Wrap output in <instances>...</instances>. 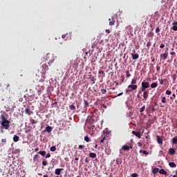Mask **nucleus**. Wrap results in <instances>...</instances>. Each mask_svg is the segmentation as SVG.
Returning <instances> with one entry per match:
<instances>
[{
	"mask_svg": "<svg viewBox=\"0 0 177 177\" xmlns=\"http://www.w3.org/2000/svg\"><path fill=\"white\" fill-rule=\"evenodd\" d=\"M167 102V98L165 97H162V103H166Z\"/></svg>",
	"mask_w": 177,
	"mask_h": 177,
	"instance_id": "58836bf2",
	"label": "nucleus"
},
{
	"mask_svg": "<svg viewBox=\"0 0 177 177\" xmlns=\"http://www.w3.org/2000/svg\"><path fill=\"white\" fill-rule=\"evenodd\" d=\"M138 146H139L140 147H142L143 145L142 144V142H138Z\"/></svg>",
	"mask_w": 177,
	"mask_h": 177,
	"instance_id": "680f3d73",
	"label": "nucleus"
},
{
	"mask_svg": "<svg viewBox=\"0 0 177 177\" xmlns=\"http://www.w3.org/2000/svg\"><path fill=\"white\" fill-rule=\"evenodd\" d=\"M12 139H13L14 142H17L19 140V139H20V137H19L18 136L15 135Z\"/></svg>",
	"mask_w": 177,
	"mask_h": 177,
	"instance_id": "412c9836",
	"label": "nucleus"
},
{
	"mask_svg": "<svg viewBox=\"0 0 177 177\" xmlns=\"http://www.w3.org/2000/svg\"><path fill=\"white\" fill-rule=\"evenodd\" d=\"M172 25H173V26H177V21L173 22Z\"/></svg>",
	"mask_w": 177,
	"mask_h": 177,
	"instance_id": "69168bd1",
	"label": "nucleus"
},
{
	"mask_svg": "<svg viewBox=\"0 0 177 177\" xmlns=\"http://www.w3.org/2000/svg\"><path fill=\"white\" fill-rule=\"evenodd\" d=\"M105 32H106V34H110L111 32V31L109 29H106Z\"/></svg>",
	"mask_w": 177,
	"mask_h": 177,
	"instance_id": "5fc2aeb1",
	"label": "nucleus"
},
{
	"mask_svg": "<svg viewBox=\"0 0 177 177\" xmlns=\"http://www.w3.org/2000/svg\"><path fill=\"white\" fill-rule=\"evenodd\" d=\"M89 80L93 84H95V76L90 75Z\"/></svg>",
	"mask_w": 177,
	"mask_h": 177,
	"instance_id": "c85d7f7f",
	"label": "nucleus"
},
{
	"mask_svg": "<svg viewBox=\"0 0 177 177\" xmlns=\"http://www.w3.org/2000/svg\"><path fill=\"white\" fill-rule=\"evenodd\" d=\"M170 55H171V56H175V55H176V53L175 52H171V53H170Z\"/></svg>",
	"mask_w": 177,
	"mask_h": 177,
	"instance_id": "e2e57ef3",
	"label": "nucleus"
},
{
	"mask_svg": "<svg viewBox=\"0 0 177 177\" xmlns=\"http://www.w3.org/2000/svg\"><path fill=\"white\" fill-rule=\"evenodd\" d=\"M84 147L85 146L84 145H79V149H80V150H82Z\"/></svg>",
	"mask_w": 177,
	"mask_h": 177,
	"instance_id": "6e6d98bb",
	"label": "nucleus"
},
{
	"mask_svg": "<svg viewBox=\"0 0 177 177\" xmlns=\"http://www.w3.org/2000/svg\"><path fill=\"white\" fill-rule=\"evenodd\" d=\"M62 171H63V169H56L55 171V175H60Z\"/></svg>",
	"mask_w": 177,
	"mask_h": 177,
	"instance_id": "dca6fc26",
	"label": "nucleus"
},
{
	"mask_svg": "<svg viewBox=\"0 0 177 177\" xmlns=\"http://www.w3.org/2000/svg\"><path fill=\"white\" fill-rule=\"evenodd\" d=\"M31 124H37V120H34V119H30V120Z\"/></svg>",
	"mask_w": 177,
	"mask_h": 177,
	"instance_id": "a18cd8bd",
	"label": "nucleus"
},
{
	"mask_svg": "<svg viewBox=\"0 0 177 177\" xmlns=\"http://www.w3.org/2000/svg\"><path fill=\"white\" fill-rule=\"evenodd\" d=\"M150 46H151V41H148L147 44V48H150Z\"/></svg>",
	"mask_w": 177,
	"mask_h": 177,
	"instance_id": "49530a36",
	"label": "nucleus"
},
{
	"mask_svg": "<svg viewBox=\"0 0 177 177\" xmlns=\"http://www.w3.org/2000/svg\"><path fill=\"white\" fill-rule=\"evenodd\" d=\"M160 48L161 49H164V48H165V44H162L160 46Z\"/></svg>",
	"mask_w": 177,
	"mask_h": 177,
	"instance_id": "603ef678",
	"label": "nucleus"
},
{
	"mask_svg": "<svg viewBox=\"0 0 177 177\" xmlns=\"http://www.w3.org/2000/svg\"><path fill=\"white\" fill-rule=\"evenodd\" d=\"M160 69H161V68L159 66H156V70L158 72L160 71Z\"/></svg>",
	"mask_w": 177,
	"mask_h": 177,
	"instance_id": "bf43d9fd",
	"label": "nucleus"
},
{
	"mask_svg": "<svg viewBox=\"0 0 177 177\" xmlns=\"http://www.w3.org/2000/svg\"><path fill=\"white\" fill-rule=\"evenodd\" d=\"M68 35H70L68 33H66V35H62V38L64 39V38H66V37H68Z\"/></svg>",
	"mask_w": 177,
	"mask_h": 177,
	"instance_id": "09e8293b",
	"label": "nucleus"
},
{
	"mask_svg": "<svg viewBox=\"0 0 177 177\" xmlns=\"http://www.w3.org/2000/svg\"><path fill=\"white\" fill-rule=\"evenodd\" d=\"M122 95H124V93H120L118 94L116 96H115L114 97H118V96H122Z\"/></svg>",
	"mask_w": 177,
	"mask_h": 177,
	"instance_id": "864d4df0",
	"label": "nucleus"
},
{
	"mask_svg": "<svg viewBox=\"0 0 177 177\" xmlns=\"http://www.w3.org/2000/svg\"><path fill=\"white\" fill-rule=\"evenodd\" d=\"M36 89L37 90L39 93H41V92H42V91H44V87H43V86H40L39 85H37L36 86Z\"/></svg>",
	"mask_w": 177,
	"mask_h": 177,
	"instance_id": "0eeeda50",
	"label": "nucleus"
},
{
	"mask_svg": "<svg viewBox=\"0 0 177 177\" xmlns=\"http://www.w3.org/2000/svg\"><path fill=\"white\" fill-rule=\"evenodd\" d=\"M9 124H10V121L9 120L1 122V126L3 127L4 129H9V127H10Z\"/></svg>",
	"mask_w": 177,
	"mask_h": 177,
	"instance_id": "f03ea898",
	"label": "nucleus"
},
{
	"mask_svg": "<svg viewBox=\"0 0 177 177\" xmlns=\"http://www.w3.org/2000/svg\"><path fill=\"white\" fill-rule=\"evenodd\" d=\"M37 158H39V155L36 154L33 156V161H35L36 160H37Z\"/></svg>",
	"mask_w": 177,
	"mask_h": 177,
	"instance_id": "72a5a7b5",
	"label": "nucleus"
},
{
	"mask_svg": "<svg viewBox=\"0 0 177 177\" xmlns=\"http://www.w3.org/2000/svg\"><path fill=\"white\" fill-rule=\"evenodd\" d=\"M142 96H143L145 100H147V97H149V90L143 92Z\"/></svg>",
	"mask_w": 177,
	"mask_h": 177,
	"instance_id": "423d86ee",
	"label": "nucleus"
},
{
	"mask_svg": "<svg viewBox=\"0 0 177 177\" xmlns=\"http://www.w3.org/2000/svg\"><path fill=\"white\" fill-rule=\"evenodd\" d=\"M50 57H52V55L50 54L47 55V60L50 62L51 63H53V59H50Z\"/></svg>",
	"mask_w": 177,
	"mask_h": 177,
	"instance_id": "6ab92c4d",
	"label": "nucleus"
},
{
	"mask_svg": "<svg viewBox=\"0 0 177 177\" xmlns=\"http://www.w3.org/2000/svg\"><path fill=\"white\" fill-rule=\"evenodd\" d=\"M89 157H91V158H96V153L91 152L89 153Z\"/></svg>",
	"mask_w": 177,
	"mask_h": 177,
	"instance_id": "393cba45",
	"label": "nucleus"
},
{
	"mask_svg": "<svg viewBox=\"0 0 177 177\" xmlns=\"http://www.w3.org/2000/svg\"><path fill=\"white\" fill-rule=\"evenodd\" d=\"M50 151H56V146H53L50 149Z\"/></svg>",
	"mask_w": 177,
	"mask_h": 177,
	"instance_id": "f704fd0d",
	"label": "nucleus"
},
{
	"mask_svg": "<svg viewBox=\"0 0 177 177\" xmlns=\"http://www.w3.org/2000/svg\"><path fill=\"white\" fill-rule=\"evenodd\" d=\"M105 153L106 154H107V156H110V154H111V151L110 150V149H106Z\"/></svg>",
	"mask_w": 177,
	"mask_h": 177,
	"instance_id": "cd10ccee",
	"label": "nucleus"
},
{
	"mask_svg": "<svg viewBox=\"0 0 177 177\" xmlns=\"http://www.w3.org/2000/svg\"><path fill=\"white\" fill-rule=\"evenodd\" d=\"M104 140H106V136H102V139L100 140V143H104Z\"/></svg>",
	"mask_w": 177,
	"mask_h": 177,
	"instance_id": "e433bc0d",
	"label": "nucleus"
},
{
	"mask_svg": "<svg viewBox=\"0 0 177 177\" xmlns=\"http://www.w3.org/2000/svg\"><path fill=\"white\" fill-rule=\"evenodd\" d=\"M46 132H48V133H50L52 132V127L50 126H47L46 127V129L44 130Z\"/></svg>",
	"mask_w": 177,
	"mask_h": 177,
	"instance_id": "2eb2a0df",
	"label": "nucleus"
},
{
	"mask_svg": "<svg viewBox=\"0 0 177 177\" xmlns=\"http://www.w3.org/2000/svg\"><path fill=\"white\" fill-rule=\"evenodd\" d=\"M141 85L145 88L147 89V88H150V83L147 82H142L141 83Z\"/></svg>",
	"mask_w": 177,
	"mask_h": 177,
	"instance_id": "20e7f679",
	"label": "nucleus"
},
{
	"mask_svg": "<svg viewBox=\"0 0 177 177\" xmlns=\"http://www.w3.org/2000/svg\"><path fill=\"white\" fill-rule=\"evenodd\" d=\"M50 157V153H48L46 155V158H49Z\"/></svg>",
	"mask_w": 177,
	"mask_h": 177,
	"instance_id": "13d9d810",
	"label": "nucleus"
},
{
	"mask_svg": "<svg viewBox=\"0 0 177 177\" xmlns=\"http://www.w3.org/2000/svg\"><path fill=\"white\" fill-rule=\"evenodd\" d=\"M159 82L160 85H162L164 84V80L162 79H159Z\"/></svg>",
	"mask_w": 177,
	"mask_h": 177,
	"instance_id": "8fccbe9b",
	"label": "nucleus"
},
{
	"mask_svg": "<svg viewBox=\"0 0 177 177\" xmlns=\"http://www.w3.org/2000/svg\"><path fill=\"white\" fill-rule=\"evenodd\" d=\"M126 75L127 78H129V77H131V73H129V71H126Z\"/></svg>",
	"mask_w": 177,
	"mask_h": 177,
	"instance_id": "4c0bfd02",
	"label": "nucleus"
},
{
	"mask_svg": "<svg viewBox=\"0 0 177 177\" xmlns=\"http://www.w3.org/2000/svg\"><path fill=\"white\" fill-rule=\"evenodd\" d=\"M172 28H173L174 31H177V26H174Z\"/></svg>",
	"mask_w": 177,
	"mask_h": 177,
	"instance_id": "4d7b16f0",
	"label": "nucleus"
},
{
	"mask_svg": "<svg viewBox=\"0 0 177 177\" xmlns=\"http://www.w3.org/2000/svg\"><path fill=\"white\" fill-rule=\"evenodd\" d=\"M147 91V90H146L145 87H144L143 86H141V88L140 91H139V93H141L142 92H146Z\"/></svg>",
	"mask_w": 177,
	"mask_h": 177,
	"instance_id": "a878e982",
	"label": "nucleus"
},
{
	"mask_svg": "<svg viewBox=\"0 0 177 177\" xmlns=\"http://www.w3.org/2000/svg\"><path fill=\"white\" fill-rule=\"evenodd\" d=\"M1 121H2V122H5L8 121V120H6V118L5 116H3V115H1Z\"/></svg>",
	"mask_w": 177,
	"mask_h": 177,
	"instance_id": "473e14b6",
	"label": "nucleus"
},
{
	"mask_svg": "<svg viewBox=\"0 0 177 177\" xmlns=\"http://www.w3.org/2000/svg\"><path fill=\"white\" fill-rule=\"evenodd\" d=\"M131 56H132L133 60H138V59H139V54H138V53H136V54L132 53Z\"/></svg>",
	"mask_w": 177,
	"mask_h": 177,
	"instance_id": "6e6552de",
	"label": "nucleus"
},
{
	"mask_svg": "<svg viewBox=\"0 0 177 177\" xmlns=\"http://www.w3.org/2000/svg\"><path fill=\"white\" fill-rule=\"evenodd\" d=\"M1 142H2V143L6 142V138H3V139L1 140Z\"/></svg>",
	"mask_w": 177,
	"mask_h": 177,
	"instance_id": "0e129e2a",
	"label": "nucleus"
},
{
	"mask_svg": "<svg viewBox=\"0 0 177 177\" xmlns=\"http://www.w3.org/2000/svg\"><path fill=\"white\" fill-rule=\"evenodd\" d=\"M176 151V149L174 148H170L169 149V154H170V156H174V154H175V152Z\"/></svg>",
	"mask_w": 177,
	"mask_h": 177,
	"instance_id": "9b49d317",
	"label": "nucleus"
},
{
	"mask_svg": "<svg viewBox=\"0 0 177 177\" xmlns=\"http://www.w3.org/2000/svg\"><path fill=\"white\" fill-rule=\"evenodd\" d=\"M176 77H177V75L176 74H174L172 75V80L174 81H176Z\"/></svg>",
	"mask_w": 177,
	"mask_h": 177,
	"instance_id": "37998d69",
	"label": "nucleus"
},
{
	"mask_svg": "<svg viewBox=\"0 0 177 177\" xmlns=\"http://www.w3.org/2000/svg\"><path fill=\"white\" fill-rule=\"evenodd\" d=\"M84 140L88 143L91 140V138H89V137L86 136H84Z\"/></svg>",
	"mask_w": 177,
	"mask_h": 177,
	"instance_id": "2f4dec72",
	"label": "nucleus"
},
{
	"mask_svg": "<svg viewBox=\"0 0 177 177\" xmlns=\"http://www.w3.org/2000/svg\"><path fill=\"white\" fill-rule=\"evenodd\" d=\"M106 92H107V91L104 88L101 89V93H102V95H104V93H106Z\"/></svg>",
	"mask_w": 177,
	"mask_h": 177,
	"instance_id": "de8ad7c7",
	"label": "nucleus"
},
{
	"mask_svg": "<svg viewBox=\"0 0 177 177\" xmlns=\"http://www.w3.org/2000/svg\"><path fill=\"white\" fill-rule=\"evenodd\" d=\"M169 165L170 168H176V164L175 162H169Z\"/></svg>",
	"mask_w": 177,
	"mask_h": 177,
	"instance_id": "a211bd4d",
	"label": "nucleus"
},
{
	"mask_svg": "<svg viewBox=\"0 0 177 177\" xmlns=\"http://www.w3.org/2000/svg\"><path fill=\"white\" fill-rule=\"evenodd\" d=\"M122 150H124V151H129V150L130 149H132V147H129L128 145H123L122 147Z\"/></svg>",
	"mask_w": 177,
	"mask_h": 177,
	"instance_id": "f8f14e48",
	"label": "nucleus"
},
{
	"mask_svg": "<svg viewBox=\"0 0 177 177\" xmlns=\"http://www.w3.org/2000/svg\"><path fill=\"white\" fill-rule=\"evenodd\" d=\"M39 154H41L42 157H45L46 156V151H39Z\"/></svg>",
	"mask_w": 177,
	"mask_h": 177,
	"instance_id": "4be33fe9",
	"label": "nucleus"
},
{
	"mask_svg": "<svg viewBox=\"0 0 177 177\" xmlns=\"http://www.w3.org/2000/svg\"><path fill=\"white\" fill-rule=\"evenodd\" d=\"M26 114H28V115H31L32 114V112L30 110V106H28L25 109Z\"/></svg>",
	"mask_w": 177,
	"mask_h": 177,
	"instance_id": "ddd939ff",
	"label": "nucleus"
},
{
	"mask_svg": "<svg viewBox=\"0 0 177 177\" xmlns=\"http://www.w3.org/2000/svg\"><path fill=\"white\" fill-rule=\"evenodd\" d=\"M159 32H160V28H157L156 29V34L158 33Z\"/></svg>",
	"mask_w": 177,
	"mask_h": 177,
	"instance_id": "052dcab7",
	"label": "nucleus"
},
{
	"mask_svg": "<svg viewBox=\"0 0 177 177\" xmlns=\"http://www.w3.org/2000/svg\"><path fill=\"white\" fill-rule=\"evenodd\" d=\"M171 93H172V92H171V91H169V90L166 91V95H171Z\"/></svg>",
	"mask_w": 177,
	"mask_h": 177,
	"instance_id": "3c124183",
	"label": "nucleus"
},
{
	"mask_svg": "<svg viewBox=\"0 0 177 177\" xmlns=\"http://www.w3.org/2000/svg\"><path fill=\"white\" fill-rule=\"evenodd\" d=\"M159 173L161 175H167L168 174V172H167L165 170H164V169L159 170Z\"/></svg>",
	"mask_w": 177,
	"mask_h": 177,
	"instance_id": "f3484780",
	"label": "nucleus"
},
{
	"mask_svg": "<svg viewBox=\"0 0 177 177\" xmlns=\"http://www.w3.org/2000/svg\"><path fill=\"white\" fill-rule=\"evenodd\" d=\"M131 85H135V84H136V80L135 79L131 80Z\"/></svg>",
	"mask_w": 177,
	"mask_h": 177,
	"instance_id": "a19ab883",
	"label": "nucleus"
},
{
	"mask_svg": "<svg viewBox=\"0 0 177 177\" xmlns=\"http://www.w3.org/2000/svg\"><path fill=\"white\" fill-rule=\"evenodd\" d=\"M133 135H135V136H136L137 138H138V139H140V138H142V136L140 135V132H136L135 131H132Z\"/></svg>",
	"mask_w": 177,
	"mask_h": 177,
	"instance_id": "1a4fd4ad",
	"label": "nucleus"
},
{
	"mask_svg": "<svg viewBox=\"0 0 177 177\" xmlns=\"http://www.w3.org/2000/svg\"><path fill=\"white\" fill-rule=\"evenodd\" d=\"M145 109H146V106L144 105L142 107H141L140 110V113H143V111H145Z\"/></svg>",
	"mask_w": 177,
	"mask_h": 177,
	"instance_id": "c9c22d12",
	"label": "nucleus"
},
{
	"mask_svg": "<svg viewBox=\"0 0 177 177\" xmlns=\"http://www.w3.org/2000/svg\"><path fill=\"white\" fill-rule=\"evenodd\" d=\"M129 92H132V90H126V93H128Z\"/></svg>",
	"mask_w": 177,
	"mask_h": 177,
	"instance_id": "774afa93",
	"label": "nucleus"
},
{
	"mask_svg": "<svg viewBox=\"0 0 177 177\" xmlns=\"http://www.w3.org/2000/svg\"><path fill=\"white\" fill-rule=\"evenodd\" d=\"M128 116H129V117H132V113H131V112L129 113H128Z\"/></svg>",
	"mask_w": 177,
	"mask_h": 177,
	"instance_id": "338daca9",
	"label": "nucleus"
},
{
	"mask_svg": "<svg viewBox=\"0 0 177 177\" xmlns=\"http://www.w3.org/2000/svg\"><path fill=\"white\" fill-rule=\"evenodd\" d=\"M153 174H157V172H160V169L159 168H154L152 170Z\"/></svg>",
	"mask_w": 177,
	"mask_h": 177,
	"instance_id": "c756f323",
	"label": "nucleus"
},
{
	"mask_svg": "<svg viewBox=\"0 0 177 177\" xmlns=\"http://www.w3.org/2000/svg\"><path fill=\"white\" fill-rule=\"evenodd\" d=\"M42 71H41V79L39 80L40 82H44V81H45V78H46V71H48V70H49V66H48V64L45 63L43 64L42 66Z\"/></svg>",
	"mask_w": 177,
	"mask_h": 177,
	"instance_id": "f257e3e1",
	"label": "nucleus"
},
{
	"mask_svg": "<svg viewBox=\"0 0 177 177\" xmlns=\"http://www.w3.org/2000/svg\"><path fill=\"white\" fill-rule=\"evenodd\" d=\"M156 140L158 145H162V138L160 136H156Z\"/></svg>",
	"mask_w": 177,
	"mask_h": 177,
	"instance_id": "9d476101",
	"label": "nucleus"
},
{
	"mask_svg": "<svg viewBox=\"0 0 177 177\" xmlns=\"http://www.w3.org/2000/svg\"><path fill=\"white\" fill-rule=\"evenodd\" d=\"M46 165H48V160H43V161H42V166L43 167H46Z\"/></svg>",
	"mask_w": 177,
	"mask_h": 177,
	"instance_id": "7c9ffc66",
	"label": "nucleus"
},
{
	"mask_svg": "<svg viewBox=\"0 0 177 177\" xmlns=\"http://www.w3.org/2000/svg\"><path fill=\"white\" fill-rule=\"evenodd\" d=\"M157 86H158V83H152L151 84V88H157Z\"/></svg>",
	"mask_w": 177,
	"mask_h": 177,
	"instance_id": "bb28decb",
	"label": "nucleus"
},
{
	"mask_svg": "<svg viewBox=\"0 0 177 177\" xmlns=\"http://www.w3.org/2000/svg\"><path fill=\"white\" fill-rule=\"evenodd\" d=\"M160 59L162 60H167L168 59V51H165V53L160 55Z\"/></svg>",
	"mask_w": 177,
	"mask_h": 177,
	"instance_id": "7ed1b4c3",
	"label": "nucleus"
},
{
	"mask_svg": "<svg viewBox=\"0 0 177 177\" xmlns=\"http://www.w3.org/2000/svg\"><path fill=\"white\" fill-rule=\"evenodd\" d=\"M69 109H70V110H75V106L71 105V106H69Z\"/></svg>",
	"mask_w": 177,
	"mask_h": 177,
	"instance_id": "c03bdc74",
	"label": "nucleus"
},
{
	"mask_svg": "<svg viewBox=\"0 0 177 177\" xmlns=\"http://www.w3.org/2000/svg\"><path fill=\"white\" fill-rule=\"evenodd\" d=\"M84 103L85 109H88V107H89V102H88V101L86 100H84Z\"/></svg>",
	"mask_w": 177,
	"mask_h": 177,
	"instance_id": "aec40b11",
	"label": "nucleus"
},
{
	"mask_svg": "<svg viewBox=\"0 0 177 177\" xmlns=\"http://www.w3.org/2000/svg\"><path fill=\"white\" fill-rule=\"evenodd\" d=\"M98 74L100 75H104V71H99Z\"/></svg>",
	"mask_w": 177,
	"mask_h": 177,
	"instance_id": "79ce46f5",
	"label": "nucleus"
},
{
	"mask_svg": "<svg viewBox=\"0 0 177 177\" xmlns=\"http://www.w3.org/2000/svg\"><path fill=\"white\" fill-rule=\"evenodd\" d=\"M109 26H114L115 24V19H114V18H112V20L111 19H109Z\"/></svg>",
	"mask_w": 177,
	"mask_h": 177,
	"instance_id": "4468645a",
	"label": "nucleus"
},
{
	"mask_svg": "<svg viewBox=\"0 0 177 177\" xmlns=\"http://www.w3.org/2000/svg\"><path fill=\"white\" fill-rule=\"evenodd\" d=\"M139 152H140V153H142L145 154V156L149 155V152H148L147 151H146V150L140 149Z\"/></svg>",
	"mask_w": 177,
	"mask_h": 177,
	"instance_id": "b1692460",
	"label": "nucleus"
},
{
	"mask_svg": "<svg viewBox=\"0 0 177 177\" xmlns=\"http://www.w3.org/2000/svg\"><path fill=\"white\" fill-rule=\"evenodd\" d=\"M128 88H131V91H136L138 89V85L136 84H130L128 86Z\"/></svg>",
	"mask_w": 177,
	"mask_h": 177,
	"instance_id": "39448f33",
	"label": "nucleus"
},
{
	"mask_svg": "<svg viewBox=\"0 0 177 177\" xmlns=\"http://www.w3.org/2000/svg\"><path fill=\"white\" fill-rule=\"evenodd\" d=\"M131 177H137L139 176V174H138L137 173H133L131 175Z\"/></svg>",
	"mask_w": 177,
	"mask_h": 177,
	"instance_id": "ea45409f",
	"label": "nucleus"
},
{
	"mask_svg": "<svg viewBox=\"0 0 177 177\" xmlns=\"http://www.w3.org/2000/svg\"><path fill=\"white\" fill-rule=\"evenodd\" d=\"M172 143H173V145H177V136H176L174 138H173Z\"/></svg>",
	"mask_w": 177,
	"mask_h": 177,
	"instance_id": "5701e85b",
	"label": "nucleus"
}]
</instances>
